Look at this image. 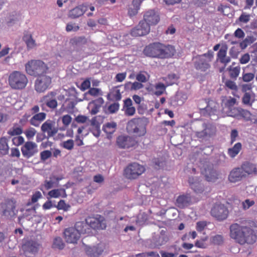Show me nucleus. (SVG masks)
<instances>
[{
	"label": "nucleus",
	"mask_w": 257,
	"mask_h": 257,
	"mask_svg": "<svg viewBox=\"0 0 257 257\" xmlns=\"http://www.w3.org/2000/svg\"><path fill=\"white\" fill-rule=\"evenodd\" d=\"M175 52L174 47L160 42L150 43L143 50V53L147 57L161 59L170 58L174 55Z\"/></svg>",
	"instance_id": "1"
},
{
	"label": "nucleus",
	"mask_w": 257,
	"mask_h": 257,
	"mask_svg": "<svg viewBox=\"0 0 257 257\" xmlns=\"http://www.w3.org/2000/svg\"><path fill=\"white\" fill-rule=\"evenodd\" d=\"M229 228L231 238L240 244H253L256 241V236L253 229L249 227L235 223Z\"/></svg>",
	"instance_id": "2"
},
{
	"label": "nucleus",
	"mask_w": 257,
	"mask_h": 257,
	"mask_svg": "<svg viewBox=\"0 0 257 257\" xmlns=\"http://www.w3.org/2000/svg\"><path fill=\"white\" fill-rule=\"evenodd\" d=\"M213 58L214 53L211 50L205 53L197 55L193 57L194 68L200 73L209 74L211 72V62Z\"/></svg>",
	"instance_id": "3"
},
{
	"label": "nucleus",
	"mask_w": 257,
	"mask_h": 257,
	"mask_svg": "<svg viewBox=\"0 0 257 257\" xmlns=\"http://www.w3.org/2000/svg\"><path fill=\"white\" fill-rule=\"evenodd\" d=\"M26 71L30 76L37 77L47 73L48 65L41 60H31L25 64Z\"/></svg>",
	"instance_id": "4"
},
{
	"label": "nucleus",
	"mask_w": 257,
	"mask_h": 257,
	"mask_svg": "<svg viewBox=\"0 0 257 257\" xmlns=\"http://www.w3.org/2000/svg\"><path fill=\"white\" fill-rule=\"evenodd\" d=\"M9 84L10 87L16 90L25 88L28 83L26 75L23 73L14 71L9 76Z\"/></svg>",
	"instance_id": "5"
},
{
	"label": "nucleus",
	"mask_w": 257,
	"mask_h": 257,
	"mask_svg": "<svg viewBox=\"0 0 257 257\" xmlns=\"http://www.w3.org/2000/svg\"><path fill=\"white\" fill-rule=\"evenodd\" d=\"M128 133L135 134L137 137H142L146 134V126L141 118H134L129 120L126 124Z\"/></svg>",
	"instance_id": "6"
},
{
	"label": "nucleus",
	"mask_w": 257,
	"mask_h": 257,
	"mask_svg": "<svg viewBox=\"0 0 257 257\" xmlns=\"http://www.w3.org/2000/svg\"><path fill=\"white\" fill-rule=\"evenodd\" d=\"M146 171L145 167L137 163L128 164L123 171L124 177L128 180H135L139 178Z\"/></svg>",
	"instance_id": "7"
},
{
	"label": "nucleus",
	"mask_w": 257,
	"mask_h": 257,
	"mask_svg": "<svg viewBox=\"0 0 257 257\" xmlns=\"http://www.w3.org/2000/svg\"><path fill=\"white\" fill-rule=\"evenodd\" d=\"M45 73L37 76L35 81L34 87L38 93H43L50 87L52 77Z\"/></svg>",
	"instance_id": "8"
},
{
	"label": "nucleus",
	"mask_w": 257,
	"mask_h": 257,
	"mask_svg": "<svg viewBox=\"0 0 257 257\" xmlns=\"http://www.w3.org/2000/svg\"><path fill=\"white\" fill-rule=\"evenodd\" d=\"M211 215L217 220L221 221L225 220L229 214L226 206L222 204H215L210 210Z\"/></svg>",
	"instance_id": "9"
},
{
	"label": "nucleus",
	"mask_w": 257,
	"mask_h": 257,
	"mask_svg": "<svg viewBox=\"0 0 257 257\" xmlns=\"http://www.w3.org/2000/svg\"><path fill=\"white\" fill-rule=\"evenodd\" d=\"M85 221L88 226L94 229H104L106 227L104 217L99 214L87 217Z\"/></svg>",
	"instance_id": "10"
},
{
	"label": "nucleus",
	"mask_w": 257,
	"mask_h": 257,
	"mask_svg": "<svg viewBox=\"0 0 257 257\" xmlns=\"http://www.w3.org/2000/svg\"><path fill=\"white\" fill-rule=\"evenodd\" d=\"M138 141L133 137L121 135L117 138L116 145L121 149H129L138 145Z\"/></svg>",
	"instance_id": "11"
},
{
	"label": "nucleus",
	"mask_w": 257,
	"mask_h": 257,
	"mask_svg": "<svg viewBox=\"0 0 257 257\" xmlns=\"http://www.w3.org/2000/svg\"><path fill=\"white\" fill-rule=\"evenodd\" d=\"M228 47L226 45L222 46L217 53L216 62L223 65V67L219 68V72L224 71V69L228 63L231 61V58L227 55Z\"/></svg>",
	"instance_id": "12"
},
{
	"label": "nucleus",
	"mask_w": 257,
	"mask_h": 257,
	"mask_svg": "<svg viewBox=\"0 0 257 257\" xmlns=\"http://www.w3.org/2000/svg\"><path fill=\"white\" fill-rule=\"evenodd\" d=\"M3 215L7 217L15 216L18 211L16 210V202L13 199H8L2 205Z\"/></svg>",
	"instance_id": "13"
},
{
	"label": "nucleus",
	"mask_w": 257,
	"mask_h": 257,
	"mask_svg": "<svg viewBox=\"0 0 257 257\" xmlns=\"http://www.w3.org/2000/svg\"><path fill=\"white\" fill-rule=\"evenodd\" d=\"M57 93L56 91H51L44 96L41 99L42 107L46 106L51 109H55L58 106L56 99Z\"/></svg>",
	"instance_id": "14"
},
{
	"label": "nucleus",
	"mask_w": 257,
	"mask_h": 257,
	"mask_svg": "<svg viewBox=\"0 0 257 257\" xmlns=\"http://www.w3.org/2000/svg\"><path fill=\"white\" fill-rule=\"evenodd\" d=\"M63 234L65 241L68 243L76 244L80 237L78 231L72 227L66 228Z\"/></svg>",
	"instance_id": "15"
},
{
	"label": "nucleus",
	"mask_w": 257,
	"mask_h": 257,
	"mask_svg": "<svg viewBox=\"0 0 257 257\" xmlns=\"http://www.w3.org/2000/svg\"><path fill=\"white\" fill-rule=\"evenodd\" d=\"M160 20L159 14L154 10H149L146 11L143 17V20L145 23L149 25L155 26L157 25Z\"/></svg>",
	"instance_id": "16"
},
{
	"label": "nucleus",
	"mask_w": 257,
	"mask_h": 257,
	"mask_svg": "<svg viewBox=\"0 0 257 257\" xmlns=\"http://www.w3.org/2000/svg\"><path fill=\"white\" fill-rule=\"evenodd\" d=\"M21 151L23 156L29 159L35 155L38 152V149L35 143L28 141L21 148Z\"/></svg>",
	"instance_id": "17"
},
{
	"label": "nucleus",
	"mask_w": 257,
	"mask_h": 257,
	"mask_svg": "<svg viewBox=\"0 0 257 257\" xmlns=\"http://www.w3.org/2000/svg\"><path fill=\"white\" fill-rule=\"evenodd\" d=\"M150 32L149 25L142 20L135 28L131 30L130 34L133 37H141L148 34Z\"/></svg>",
	"instance_id": "18"
},
{
	"label": "nucleus",
	"mask_w": 257,
	"mask_h": 257,
	"mask_svg": "<svg viewBox=\"0 0 257 257\" xmlns=\"http://www.w3.org/2000/svg\"><path fill=\"white\" fill-rule=\"evenodd\" d=\"M245 178L240 167L233 169L229 173L228 177V181L231 183H236L240 181Z\"/></svg>",
	"instance_id": "19"
},
{
	"label": "nucleus",
	"mask_w": 257,
	"mask_h": 257,
	"mask_svg": "<svg viewBox=\"0 0 257 257\" xmlns=\"http://www.w3.org/2000/svg\"><path fill=\"white\" fill-rule=\"evenodd\" d=\"M41 131L44 133H47L48 137H53L58 132V130L54 126V123L50 120H47L43 123Z\"/></svg>",
	"instance_id": "20"
},
{
	"label": "nucleus",
	"mask_w": 257,
	"mask_h": 257,
	"mask_svg": "<svg viewBox=\"0 0 257 257\" xmlns=\"http://www.w3.org/2000/svg\"><path fill=\"white\" fill-rule=\"evenodd\" d=\"M216 133V127L211 124H206L204 129L201 132H197L196 136L197 138L203 139L211 137Z\"/></svg>",
	"instance_id": "21"
},
{
	"label": "nucleus",
	"mask_w": 257,
	"mask_h": 257,
	"mask_svg": "<svg viewBox=\"0 0 257 257\" xmlns=\"http://www.w3.org/2000/svg\"><path fill=\"white\" fill-rule=\"evenodd\" d=\"M38 246V244L36 241L28 240L23 245L22 248L25 254L28 255L29 253L34 254L37 252Z\"/></svg>",
	"instance_id": "22"
},
{
	"label": "nucleus",
	"mask_w": 257,
	"mask_h": 257,
	"mask_svg": "<svg viewBox=\"0 0 257 257\" xmlns=\"http://www.w3.org/2000/svg\"><path fill=\"white\" fill-rule=\"evenodd\" d=\"M190 187L196 193H202L204 191L203 185L200 179L197 177H189L188 180Z\"/></svg>",
	"instance_id": "23"
},
{
	"label": "nucleus",
	"mask_w": 257,
	"mask_h": 257,
	"mask_svg": "<svg viewBox=\"0 0 257 257\" xmlns=\"http://www.w3.org/2000/svg\"><path fill=\"white\" fill-rule=\"evenodd\" d=\"M202 173L204 175L207 181H215L218 178L217 172L211 166L205 168L202 171Z\"/></svg>",
	"instance_id": "24"
},
{
	"label": "nucleus",
	"mask_w": 257,
	"mask_h": 257,
	"mask_svg": "<svg viewBox=\"0 0 257 257\" xmlns=\"http://www.w3.org/2000/svg\"><path fill=\"white\" fill-rule=\"evenodd\" d=\"M191 202V198L189 194L179 196L176 201V205L180 208H184L189 206Z\"/></svg>",
	"instance_id": "25"
},
{
	"label": "nucleus",
	"mask_w": 257,
	"mask_h": 257,
	"mask_svg": "<svg viewBox=\"0 0 257 257\" xmlns=\"http://www.w3.org/2000/svg\"><path fill=\"white\" fill-rule=\"evenodd\" d=\"M241 170L246 177L248 175L257 174V169L254 164L249 162H245L242 164L240 167Z\"/></svg>",
	"instance_id": "26"
},
{
	"label": "nucleus",
	"mask_w": 257,
	"mask_h": 257,
	"mask_svg": "<svg viewBox=\"0 0 257 257\" xmlns=\"http://www.w3.org/2000/svg\"><path fill=\"white\" fill-rule=\"evenodd\" d=\"M237 110L239 115L245 121H250L252 123H257V118H256L255 116L252 114L248 110L243 109L241 108H237Z\"/></svg>",
	"instance_id": "27"
},
{
	"label": "nucleus",
	"mask_w": 257,
	"mask_h": 257,
	"mask_svg": "<svg viewBox=\"0 0 257 257\" xmlns=\"http://www.w3.org/2000/svg\"><path fill=\"white\" fill-rule=\"evenodd\" d=\"M103 251V248L99 244L88 246L85 249L86 253L90 257H98Z\"/></svg>",
	"instance_id": "28"
},
{
	"label": "nucleus",
	"mask_w": 257,
	"mask_h": 257,
	"mask_svg": "<svg viewBox=\"0 0 257 257\" xmlns=\"http://www.w3.org/2000/svg\"><path fill=\"white\" fill-rule=\"evenodd\" d=\"M123 110L127 116H133L136 112V108L133 106L132 100L127 98L123 100Z\"/></svg>",
	"instance_id": "29"
},
{
	"label": "nucleus",
	"mask_w": 257,
	"mask_h": 257,
	"mask_svg": "<svg viewBox=\"0 0 257 257\" xmlns=\"http://www.w3.org/2000/svg\"><path fill=\"white\" fill-rule=\"evenodd\" d=\"M219 104L216 101L211 100L208 101L205 110L208 114L211 116L216 115L219 112Z\"/></svg>",
	"instance_id": "30"
},
{
	"label": "nucleus",
	"mask_w": 257,
	"mask_h": 257,
	"mask_svg": "<svg viewBox=\"0 0 257 257\" xmlns=\"http://www.w3.org/2000/svg\"><path fill=\"white\" fill-rule=\"evenodd\" d=\"M229 77L233 79L236 80L239 76L240 72V66L236 65V63L233 62L232 64L227 69Z\"/></svg>",
	"instance_id": "31"
},
{
	"label": "nucleus",
	"mask_w": 257,
	"mask_h": 257,
	"mask_svg": "<svg viewBox=\"0 0 257 257\" xmlns=\"http://www.w3.org/2000/svg\"><path fill=\"white\" fill-rule=\"evenodd\" d=\"M23 40L26 43L28 50L34 48L37 46L35 40L33 38L32 35L28 32L24 33Z\"/></svg>",
	"instance_id": "32"
},
{
	"label": "nucleus",
	"mask_w": 257,
	"mask_h": 257,
	"mask_svg": "<svg viewBox=\"0 0 257 257\" xmlns=\"http://www.w3.org/2000/svg\"><path fill=\"white\" fill-rule=\"evenodd\" d=\"M86 11V7L79 6L70 10L68 14V17L71 19H75L83 15Z\"/></svg>",
	"instance_id": "33"
},
{
	"label": "nucleus",
	"mask_w": 257,
	"mask_h": 257,
	"mask_svg": "<svg viewBox=\"0 0 257 257\" xmlns=\"http://www.w3.org/2000/svg\"><path fill=\"white\" fill-rule=\"evenodd\" d=\"M46 114L44 112H40L35 114L30 119V123L31 125L38 127L40 123L46 118Z\"/></svg>",
	"instance_id": "34"
},
{
	"label": "nucleus",
	"mask_w": 257,
	"mask_h": 257,
	"mask_svg": "<svg viewBox=\"0 0 257 257\" xmlns=\"http://www.w3.org/2000/svg\"><path fill=\"white\" fill-rule=\"evenodd\" d=\"M8 141V139L5 137L0 138V155L4 156L8 154L9 151Z\"/></svg>",
	"instance_id": "35"
},
{
	"label": "nucleus",
	"mask_w": 257,
	"mask_h": 257,
	"mask_svg": "<svg viewBox=\"0 0 257 257\" xmlns=\"http://www.w3.org/2000/svg\"><path fill=\"white\" fill-rule=\"evenodd\" d=\"M116 124L114 122L107 123L103 125V130L107 134L108 139L111 138V135L115 131Z\"/></svg>",
	"instance_id": "36"
},
{
	"label": "nucleus",
	"mask_w": 257,
	"mask_h": 257,
	"mask_svg": "<svg viewBox=\"0 0 257 257\" xmlns=\"http://www.w3.org/2000/svg\"><path fill=\"white\" fill-rule=\"evenodd\" d=\"M241 144L239 142L237 143L232 148L228 149L227 154L230 157L233 158L238 154L241 151Z\"/></svg>",
	"instance_id": "37"
},
{
	"label": "nucleus",
	"mask_w": 257,
	"mask_h": 257,
	"mask_svg": "<svg viewBox=\"0 0 257 257\" xmlns=\"http://www.w3.org/2000/svg\"><path fill=\"white\" fill-rule=\"evenodd\" d=\"M87 39L84 36L75 37L70 40V44L72 46L84 45L87 43Z\"/></svg>",
	"instance_id": "38"
},
{
	"label": "nucleus",
	"mask_w": 257,
	"mask_h": 257,
	"mask_svg": "<svg viewBox=\"0 0 257 257\" xmlns=\"http://www.w3.org/2000/svg\"><path fill=\"white\" fill-rule=\"evenodd\" d=\"M110 99L113 101H119L121 98V94L118 87L113 88L110 91L109 94Z\"/></svg>",
	"instance_id": "39"
},
{
	"label": "nucleus",
	"mask_w": 257,
	"mask_h": 257,
	"mask_svg": "<svg viewBox=\"0 0 257 257\" xmlns=\"http://www.w3.org/2000/svg\"><path fill=\"white\" fill-rule=\"evenodd\" d=\"M62 194L63 197H66L67 194L64 189H53L48 192V195L52 198H58Z\"/></svg>",
	"instance_id": "40"
},
{
	"label": "nucleus",
	"mask_w": 257,
	"mask_h": 257,
	"mask_svg": "<svg viewBox=\"0 0 257 257\" xmlns=\"http://www.w3.org/2000/svg\"><path fill=\"white\" fill-rule=\"evenodd\" d=\"M65 244L60 237H56L54 238L52 245L53 248L62 250L65 247Z\"/></svg>",
	"instance_id": "41"
},
{
	"label": "nucleus",
	"mask_w": 257,
	"mask_h": 257,
	"mask_svg": "<svg viewBox=\"0 0 257 257\" xmlns=\"http://www.w3.org/2000/svg\"><path fill=\"white\" fill-rule=\"evenodd\" d=\"M255 41V38L253 36H247L240 43L239 46L242 49H244L253 43Z\"/></svg>",
	"instance_id": "42"
},
{
	"label": "nucleus",
	"mask_w": 257,
	"mask_h": 257,
	"mask_svg": "<svg viewBox=\"0 0 257 257\" xmlns=\"http://www.w3.org/2000/svg\"><path fill=\"white\" fill-rule=\"evenodd\" d=\"M143 87V85L139 82H134L132 83L131 82H128L124 85L125 89H130L131 90H138L142 88Z\"/></svg>",
	"instance_id": "43"
},
{
	"label": "nucleus",
	"mask_w": 257,
	"mask_h": 257,
	"mask_svg": "<svg viewBox=\"0 0 257 257\" xmlns=\"http://www.w3.org/2000/svg\"><path fill=\"white\" fill-rule=\"evenodd\" d=\"M252 95H254L252 91L245 93L242 98V103L244 104L251 106L254 101L253 99L251 100Z\"/></svg>",
	"instance_id": "44"
},
{
	"label": "nucleus",
	"mask_w": 257,
	"mask_h": 257,
	"mask_svg": "<svg viewBox=\"0 0 257 257\" xmlns=\"http://www.w3.org/2000/svg\"><path fill=\"white\" fill-rule=\"evenodd\" d=\"M251 15L245 12H242L239 18L237 19L236 22L237 23L247 24L250 20Z\"/></svg>",
	"instance_id": "45"
},
{
	"label": "nucleus",
	"mask_w": 257,
	"mask_h": 257,
	"mask_svg": "<svg viewBox=\"0 0 257 257\" xmlns=\"http://www.w3.org/2000/svg\"><path fill=\"white\" fill-rule=\"evenodd\" d=\"M23 133V127L19 126H17L14 124V126L11 128L8 132V134L11 136H19Z\"/></svg>",
	"instance_id": "46"
},
{
	"label": "nucleus",
	"mask_w": 257,
	"mask_h": 257,
	"mask_svg": "<svg viewBox=\"0 0 257 257\" xmlns=\"http://www.w3.org/2000/svg\"><path fill=\"white\" fill-rule=\"evenodd\" d=\"M86 221H78L75 225V228L78 231L80 234L81 233H85L86 232V228L87 226Z\"/></svg>",
	"instance_id": "47"
},
{
	"label": "nucleus",
	"mask_w": 257,
	"mask_h": 257,
	"mask_svg": "<svg viewBox=\"0 0 257 257\" xmlns=\"http://www.w3.org/2000/svg\"><path fill=\"white\" fill-rule=\"evenodd\" d=\"M156 91L155 94L159 96L162 95L166 90V86L162 83H159L155 86Z\"/></svg>",
	"instance_id": "48"
},
{
	"label": "nucleus",
	"mask_w": 257,
	"mask_h": 257,
	"mask_svg": "<svg viewBox=\"0 0 257 257\" xmlns=\"http://www.w3.org/2000/svg\"><path fill=\"white\" fill-rule=\"evenodd\" d=\"M223 241V237L221 235L217 234L212 236L211 238V243L216 245L222 244Z\"/></svg>",
	"instance_id": "49"
},
{
	"label": "nucleus",
	"mask_w": 257,
	"mask_h": 257,
	"mask_svg": "<svg viewBox=\"0 0 257 257\" xmlns=\"http://www.w3.org/2000/svg\"><path fill=\"white\" fill-rule=\"evenodd\" d=\"M56 207L58 210H63L65 211H67L70 208V205L66 204L64 200H61L58 202Z\"/></svg>",
	"instance_id": "50"
},
{
	"label": "nucleus",
	"mask_w": 257,
	"mask_h": 257,
	"mask_svg": "<svg viewBox=\"0 0 257 257\" xmlns=\"http://www.w3.org/2000/svg\"><path fill=\"white\" fill-rule=\"evenodd\" d=\"M36 132H37L34 128L30 127L25 131L24 134L26 138L28 140H30L33 138V137L35 136Z\"/></svg>",
	"instance_id": "51"
},
{
	"label": "nucleus",
	"mask_w": 257,
	"mask_h": 257,
	"mask_svg": "<svg viewBox=\"0 0 257 257\" xmlns=\"http://www.w3.org/2000/svg\"><path fill=\"white\" fill-rule=\"evenodd\" d=\"M61 146L68 150H71L74 147V141L71 139L64 141L62 143Z\"/></svg>",
	"instance_id": "52"
},
{
	"label": "nucleus",
	"mask_w": 257,
	"mask_h": 257,
	"mask_svg": "<svg viewBox=\"0 0 257 257\" xmlns=\"http://www.w3.org/2000/svg\"><path fill=\"white\" fill-rule=\"evenodd\" d=\"M87 93L92 96H98L102 95L101 89L97 88H90Z\"/></svg>",
	"instance_id": "53"
},
{
	"label": "nucleus",
	"mask_w": 257,
	"mask_h": 257,
	"mask_svg": "<svg viewBox=\"0 0 257 257\" xmlns=\"http://www.w3.org/2000/svg\"><path fill=\"white\" fill-rule=\"evenodd\" d=\"M80 27L78 25H76L75 23H68L66 27V31L67 32L71 31L77 32L79 30Z\"/></svg>",
	"instance_id": "54"
},
{
	"label": "nucleus",
	"mask_w": 257,
	"mask_h": 257,
	"mask_svg": "<svg viewBox=\"0 0 257 257\" xmlns=\"http://www.w3.org/2000/svg\"><path fill=\"white\" fill-rule=\"evenodd\" d=\"M254 77V74L252 73H243L242 74V78L244 82H249L252 81Z\"/></svg>",
	"instance_id": "55"
},
{
	"label": "nucleus",
	"mask_w": 257,
	"mask_h": 257,
	"mask_svg": "<svg viewBox=\"0 0 257 257\" xmlns=\"http://www.w3.org/2000/svg\"><path fill=\"white\" fill-rule=\"evenodd\" d=\"M119 108V104L118 102H114L108 107V111L110 113H114L117 112Z\"/></svg>",
	"instance_id": "56"
},
{
	"label": "nucleus",
	"mask_w": 257,
	"mask_h": 257,
	"mask_svg": "<svg viewBox=\"0 0 257 257\" xmlns=\"http://www.w3.org/2000/svg\"><path fill=\"white\" fill-rule=\"evenodd\" d=\"M225 85L228 88L236 91L237 90V86L236 83L231 80H227L225 82Z\"/></svg>",
	"instance_id": "57"
},
{
	"label": "nucleus",
	"mask_w": 257,
	"mask_h": 257,
	"mask_svg": "<svg viewBox=\"0 0 257 257\" xmlns=\"http://www.w3.org/2000/svg\"><path fill=\"white\" fill-rule=\"evenodd\" d=\"M147 74L145 72H140L136 76V79L141 83H145L148 81L145 74Z\"/></svg>",
	"instance_id": "58"
},
{
	"label": "nucleus",
	"mask_w": 257,
	"mask_h": 257,
	"mask_svg": "<svg viewBox=\"0 0 257 257\" xmlns=\"http://www.w3.org/2000/svg\"><path fill=\"white\" fill-rule=\"evenodd\" d=\"M207 225V223L205 221H200L197 222L196 229L199 232L203 231Z\"/></svg>",
	"instance_id": "59"
},
{
	"label": "nucleus",
	"mask_w": 257,
	"mask_h": 257,
	"mask_svg": "<svg viewBox=\"0 0 257 257\" xmlns=\"http://www.w3.org/2000/svg\"><path fill=\"white\" fill-rule=\"evenodd\" d=\"M52 156V153L50 151L45 150L40 153L41 159L42 161H45Z\"/></svg>",
	"instance_id": "60"
},
{
	"label": "nucleus",
	"mask_w": 257,
	"mask_h": 257,
	"mask_svg": "<svg viewBox=\"0 0 257 257\" xmlns=\"http://www.w3.org/2000/svg\"><path fill=\"white\" fill-rule=\"evenodd\" d=\"M13 144L17 146H20L23 144L24 142V139L22 136H19L18 137H14L13 140Z\"/></svg>",
	"instance_id": "61"
},
{
	"label": "nucleus",
	"mask_w": 257,
	"mask_h": 257,
	"mask_svg": "<svg viewBox=\"0 0 257 257\" xmlns=\"http://www.w3.org/2000/svg\"><path fill=\"white\" fill-rule=\"evenodd\" d=\"M71 121L72 118L68 114L64 115L62 117V123L66 126H68L71 123Z\"/></svg>",
	"instance_id": "62"
},
{
	"label": "nucleus",
	"mask_w": 257,
	"mask_h": 257,
	"mask_svg": "<svg viewBox=\"0 0 257 257\" xmlns=\"http://www.w3.org/2000/svg\"><path fill=\"white\" fill-rule=\"evenodd\" d=\"M250 60V56L249 54L245 53L242 55L239 59V62L242 64H245L248 63Z\"/></svg>",
	"instance_id": "63"
},
{
	"label": "nucleus",
	"mask_w": 257,
	"mask_h": 257,
	"mask_svg": "<svg viewBox=\"0 0 257 257\" xmlns=\"http://www.w3.org/2000/svg\"><path fill=\"white\" fill-rule=\"evenodd\" d=\"M233 35L235 37L239 39H242L245 36L244 32L240 28H237L234 32Z\"/></svg>",
	"instance_id": "64"
}]
</instances>
